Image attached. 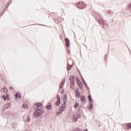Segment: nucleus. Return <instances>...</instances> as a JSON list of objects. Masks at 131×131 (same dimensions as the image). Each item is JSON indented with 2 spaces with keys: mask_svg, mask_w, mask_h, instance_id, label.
<instances>
[{
  "mask_svg": "<svg viewBox=\"0 0 131 131\" xmlns=\"http://www.w3.org/2000/svg\"><path fill=\"white\" fill-rule=\"evenodd\" d=\"M99 23L102 27H103V28H105V29L108 28V24H107L106 21L103 19H100L99 20Z\"/></svg>",
  "mask_w": 131,
  "mask_h": 131,
  "instance_id": "obj_1",
  "label": "nucleus"
},
{
  "mask_svg": "<svg viewBox=\"0 0 131 131\" xmlns=\"http://www.w3.org/2000/svg\"><path fill=\"white\" fill-rule=\"evenodd\" d=\"M35 113L36 116L38 117L39 115H41V114H42V113H43V111H42V110H41V108H37V110L35 111Z\"/></svg>",
  "mask_w": 131,
  "mask_h": 131,
  "instance_id": "obj_2",
  "label": "nucleus"
},
{
  "mask_svg": "<svg viewBox=\"0 0 131 131\" xmlns=\"http://www.w3.org/2000/svg\"><path fill=\"white\" fill-rule=\"evenodd\" d=\"M78 8L79 9H84L85 8V4L83 2H79L78 4Z\"/></svg>",
  "mask_w": 131,
  "mask_h": 131,
  "instance_id": "obj_3",
  "label": "nucleus"
},
{
  "mask_svg": "<svg viewBox=\"0 0 131 131\" xmlns=\"http://www.w3.org/2000/svg\"><path fill=\"white\" fill-rule=\"evenodd\" d=\"M57 101L55 103L56 106H59L60 105V103H61V97H60V96L57 95Z\"/></svg>",
  "mask_w": 131,
  "mask_h": 131,
  "instance_id": "obj_4",
  "label": "nucleus"
},
{
  "mask_svg": "<svg viewBox=\"0 0 131 131\" xmlns=\"http://www.w3.org/2000/svg\"><path fill=\"white\" fill-rule=\"evenodd\" d=\"M124 125L127 129H129V128H131V123H128L125 124Z\"/></svg>",
  "mask_w": 131,
  "mask_h": 131,
  "instance_id": "obj_5",
  "label": "nucleus"
},
{
  "mask_svg": "<svg viewBox=\"0 0 131 131\" xmlns=\"http://www.w3.org/2000/svg\"><path fill=\"white\" fill-rule=\"evenodd\" d=\"M75 94L76 97H80V93H79V91H78V89L77 88L75 90Z\"/></svg>",
  "mask_w": 131,
  "mask_h": 131,
  "instance_id": "obj_6",
  "label": "nucleus"
},
{
  "mask_svg": "<svg viewBox=\"0 0 131 131\" xmlns=\"http://www.w3.org/2000/svg\"><path fill=\"white\" fill-rule=\"evenodd\" d=\"M11 106V104L8 103L5 104L4 106L3 107L4 109H8V108H9V107Z\"/></svg>",
  "mask_w": 131,
  "mask_h": 131,
  "instance_id": "obj_7",
  "label": "nucleus"
},
{
  "mask_svg": "<svg viewBox=\"0 0 131 131\" xmlns=\"http://www.w3.org/2000/svg\"><path fill=\"white\" fill-rule=\"evenodd\" d=\"M66 46H67V48H69V42H70V40L68 38H66Z\"/></svg>",
  "mask_w": 131,
  "mask_h": 131,
  "instance_id": "obj_8",
  "label": "nucleus"
},
{
  "mask_svg": "<svg viewBox=\"0 0 131 131\" xmlns=\"http://www.w3.org/2000/svg\"><path fill=\"white\" fill-rule=\"evenodd\" d=\"M15 98H18V99H21V94L19 93H16V94L15 95Z\"/></svg>",
  "mask_w": 131,
  "mask_h": 131,
  "instance_id": "obj_9",
  "label": "nucleus"
},
{
  "mask_svg": "<svg viewBox=\"0 0 131 131\" xmlns=\"http://www.w3.org/2000/svg\"><path fill=\"white\" fill-rule=\"evenodd\" d=\"M46 107L48 109V110H50V109L52 108V104H51V103H48Z\"/></svg>",
  "mask_w": 131,
  "mask_h": 131,
  "instance_id": "obj_10",
  "label": "nucleus"
},
{
  "mask_svg": "<svg viewBox=\"0 0 131 131\" xmlns=\"http://www.w3.org/2000/svg\"><path fill=\"white\" fill-rule=\"evenodd\" d=\"M35 106H36V107H37L38 108H39V109H41V103H36L35 104Z\"/></svg>",
  "mask_w": 131,
  "mask_h": 131,
  "instance_id": "obj_11",
  "label": "nucleus"
},
{
  "mask_svg": "<svg viewBox=\"0 0 131 131\" xmlns=\"http://www.w3.org/2000/svg\"><path fill=\"white\" fill-rule=\"evenodd\" d=\"M81 102L84 103L85 102V97L84 96L81 97Z\"/></svg>",
  "mask_w": 131,
  "mask_h": 131,
  "instance_id": "obj_12",
  "label": "nucleus"
},
{
  "mask_svg": "<svg viewBox=\"0 0 131 131\" xmlns=\"http://www.w3.org/2000/svg\"><path fill=\"white\" fill-rule=\"evenodd\" d=\"M70 80L71 82H74V77L73 76H71L70 77Z\"/></svg>",
  "mask_w": 131,
  "mask_h": 131,
  "instance_id": "obj_13",
  "label": "nucleus"
},
{
  "mask_svg": "<svg viewBox=\"0 0 131 131\" xmlns=\"http://www.w3.org/2000/svg\"><path fill=\"white\" fill-rule=\"evenodd\" d=\"M65 83V80H63L61 83H60V89H62V88H63V85H64V84Z\"/></svg>",
  "mask_w": 131,
  "mask_h": 131,
  "instance_id": "obj_14",
  "label": "nucleus"
},
{
  "mask_svg": "<svg viewBox=\"0 0 131 131\" xmlns=\"http://www.w3.org/2000/svg\"><path fill=\"white\" fill-rule=\"evenodd\" d=\"M88 98L89 99V101L90 102H93V100H92V96L91 95H90L89 96H88Z\"/></svg>",
  "mask_w": 131,
  "mask_h": 131,
  "instance_id": "obj_15",
  "label": "nucleus"
},
{
  "mask_svg": "<svg viewBox=\"0 0 131 131\" xmlns=\"http://www.w3.org/2000/svg\"><path fill=\"white\" fill-rule=\"evenodd\" d=\"M78 105H79V103L76 102L74 105V108H77V107H78Z\"/></svg>",
  "mask_w": 131,
  "mask_h": 131,
  "instance_id": "obj_16",
  "label": "nucleus"
},
{
  "mask_svg": "<svg viewBox=\"0 0 131 131\" xmlns=\"http://www.w3.org/2000/svg\"><path fill=\"white\" fill-rule=\"evenodd\" d=\"M71 67H72L71 65L68 66V68H67L68 70H70V69H71Z\"/></svg>",
  "mask_w": 131,
  "mask_h": 131,
  "instance_id": "obj_17",
  "label": "nucleus"
},
{
  "mask_svg": "<svg viewBox=\"0 0 131 131\" xmlns=\"http://www.w3.org/2000/svg\"><path fill=\"white\" fill-rule=\"evenodd\" d=\"M30 121V118L29 117H28L27 118V122H29Z\"/></svg>",
  "mask_w": 131,
  "mask_h": 131,
  "instance_id": "obj_18",
  "label": "nucleus"
},
{
  "mask_svg": "<svg viewBox=\"0 0 131 131\" xmlns=\"http://www.w3.org/2000/svg\"><path fill=\"white\" fill-rule=\"evenodd\" d=\"M2 97H3V99H4V100H5V101H6V100L7 99L6 97V96H3Z\"/></svg>",
  "mask_w": 131,
  "mask_h": 131,
  "instance_id": "obj_19",
  "label": "nucleus"
},
{
  "mask_svg": "<svg viewBox=\"0 0 131 131\" xmlns=\"http://www.w3.org/2000/svg\"><path fill=\"white\" fill-rule=\"evenodd\" d=\"M23 106L24 107V108H26L27 107V105H26V104H24Z\"/></svg>",
  "mask_w": 131,
  "mask_h": 131,
  "instance_id": "obj_20",
  "label": "nucleus"
},
{
  "mask_svg": "<svg viewBox=\"0 0 131 131\" xmlns=\"http://www.w3.org/2000/svg\"><path fill=\"white\" fill-rule=\"evenodd\" d=\"M61 112H63L64 110H65V108L64 107H61Z\"/></svg>",
  "mask_w": 131,
  "mask_h": 131,
  "instance_id": "obj_21",
  "label": "nucleus"
},
{
  "mask_svg": "<svg viewBox=\"0 0 131 131\" xmlns=\"http://www.w3.org/2000/svg\"><path fill=\"white\" fill-rule=\"evenodd\" d=\"M10 90H14V87H13V86H10Z\"/></svg>",
  "mask_w": 131,
  "mask_h": 131,
  "instance_id": "obj_22",
  "label": "nucleus"
},
{
  "mask_svg": "<svg viewBox=\"0 0 131 131\" xmlns=\"http://www.w3.org/2000/svg\"><path fill=\"white\" fill-rule=\"evenodd\" d=\"M67 52H68V53L69 54H70V51H69V50H68V51H67Z\"/></svg>",
  "mask_w": 131,
  "mask_h": 131,
  "instance_id": "obj_23",
  "label": "nucleus"
},
{
  "mask_svg": "<svg viewBox=\"0 0 131 131\" xmlns=\"http://www.w3.org/2000/svg\"><path fill=\"white\" fill-rule=\"evenodd\" d=\"M84 131H88V129H85Z\"/></svg>",
  "mask_w": 131,
  "mask_h": 131,
  "instance_id": "obj_24",
  "label": "nucleus"
},
{
  "mask_svg": "<svg viewBox=\"0 0 131 131\" xmlns=\"http://www.w3.org/2000/svg\"><path fill=\"white\" fill-rule=\"evenodd\" d=\"M60 113H57V114H59Z\"/></svg>",
  "mask_w": 131,
  "mask_h": 131,
  "instance_id": "obj_25",
  "label": "nucleus"
},
{
  "mask_svg": "<svg viewBox=\"0 0 131 131\" xmlns=\"http://www.w3.org/2000/svg\"><path fill=\"white\" fill-rule=\"evenodd\" d=\"M63 106H65V104L62 105V107H63Z\"/></svg>",
  "mask_w": 131,
  "mask_h": 131,
  "instance_id": "obj_26",
  "label": "nucleus"
},
{
  "mask_svg": "<svg viewBox=\"0 0 131 131\" xmlns=\"http://www.w3.org/2000/svg\"><path fill=\"white\" fill-rule=\"evenodd\" d=\"M68 62H69V61H68V65H69V63H68Z\"/></svg>",
  "mask_w": 131,
  "mask_h": 131,
  "instance_id": "obj_27",
  "label": "nucleus"
},
{
  "mask_svg": "<svg viewBox=\"0 0 131 131\" xmlns=\"http://www.w3.org/2000/svg\"><path fill=\"white\" fill-rule=\"evenodd\" d=\"M61 94H62V92H61Z\"/></svg>",
  "mask_w": 131,
  "mask_h": 131,
  "instance_id": "obj_28",
  "label": "nucleus"
}]
</instances>
